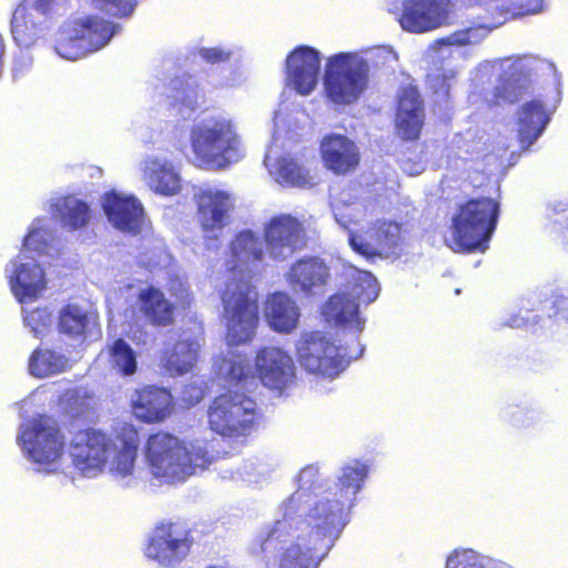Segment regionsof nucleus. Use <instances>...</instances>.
I'll return each instance as SVG.
<instances>
[{
	"instance_id": "f257e3e1",
	"label": "nucleus",
	"mask_w": 568,
	"mask_h": 568,
	"mask_svg": "<svg viewBox=\"0 0 568 568\" xmlns=\"http://www.w3.org/2000/svg\"><path fill=\"white\" fill-rule=\"evenodd\" d=\"M372 467L369 458L348 459L332 481L321 478L317 466L304 467L297 489L257 532L251 551L263 555L266 568H318L349 523Z\"/></svg>"
},
{
	"instance_id": "f03ea898",
	"label": "nucleus",
	"mask_w": 568,
	"mask_h": 568,
	"mask_svg": "<svg viewBox=\"0 0 568 568\" xmlns=\"http://www.w3.org/2000/svg\"><path fill=\"white\" fill-rule=\"evenodd\" d=\"M225 287L221 291L223 320L229 345L251 342L258 324L257 293L251 278L264 260L260 236L253 231L239 232L230 242Z\"/></svg>"
},
{
	"instance_id": "7ed1b4c3",
	"label": "nucleus",
	"mask_w": 568,
	"mask_h": 568,
	"mask_svg": "<svg viewBox=\"0 0 568 568\" xmlns=\"http://www.w3.org/2000/svg\"><path fill=\"white\" fill-rule=\"evenodd\" d=\"M140 444L133 425H118L111 434L87 429L73 435L69 455L74 467L87 477H95L105 468L116 479L129 485L135 471Z\"/></svg>"
},
{
	"instance_id": "20e7f679",
	"label": "nucleus",
	"mask_w": 568,
	"mask_h": 568,
	"mask_svg": "<svg viewBox=\"0 0 568 568\" xmlns=\"http://www.w3.org/2000/svg\"><path fill=\"white\" fill-rule=\"evenodd\" d=\"M189 143L190 162L207 171L227 170L246 155L236 123L225 113H210L195 120Z\"/></svg>"
},
{
	"instance_id": "39448f33",
	"label": "nucleus",
	"mask_w": 568,
	"mask_h": 568,
	"mask_svg": "<svg viewBox=\"0 0 568 568\" xmlns=\"http://www.w3.org/2000/svg\"><path fill=\"white\" fill-rule=\"evenodd\" d=\"M295 373L292 356L276 346H265L256 352L254 369L246 356L239 352H229L219 364V376L231 387L247 393L261 382L266 388L281 394L294 383Z\"/></svg>"
},
{
	"instance_id": "423d86ee",
	"label": "nucleus",
	"mask_w": 568,
	"mask_h": 568,
	"mask_svg": "<svg viewBox=\"0 0 568 568\" xmlns=\"http://www.w3.org/2000/svg\"><path fill=\"white\" fill-rule=\"evenodd\" d=\"M377 63L397 61L390 47L334 53L326 58L323 84L327 99L337 105H349L359 100L369 80L368 60Z\"/></svg>"
},
{
	"instance_id": "0eeeda50",
	"label": "nucleus",
	"mask_w": 568,
	"mask_h": 568,
	"mask_svg": "<svg viewBox=\"0 0 568 568\" xmlns=\"http://www.w3.org/2000/svg\"><path fill=\"white\" fill-rule=\"evenodd\" d=\"M144 456L151 476L160 484L170 485L185 481L213 460L206 443H185L169 433L150 435Z\"/></svg>"
},
{
	"instance_id": "6e6552de",
	"label": "nucleus",
	"mask_w": 568,
	"mask_h": 568,
	"mask_svg": "<svg viewBox=\"0 0 568 568\" xmlns=\"http://www.w3.org/2000/svg\"><path fill=\"white\" fill-rule=\"evenodd\" d=\"M351 281L346 290L331 296L322 307L324 320L336 327L342 338L352 343L359 341L365 327V318L359 314L361 304H371L379 295V284L375 276L356 267H349Z\"/></svg>"
},
{
	"instance_id": "1a4fd4ad",
	"label": "nucleus",
	"mask_w": 568,
	"mask_h": 568,
	"mask_svg": "<svg viewBox=\"0 0 568 568\" xmlns=\"http://www.w3.org/2000/svg\"><path fill=\"white\" fill-rule=\"evenodd\" d=\"M336 223L347 232L348 244L354 252L364 257H389L397 255L405 242V230L402 225L388 221H376L366 230H357L361 203L344 204L336 201L332 204Z\"/></svg>"
},
{
	"instance_id": "9d476101",
	"label": "nucleus",
	"mask_w": 568,
	"mask_h": 568,
	"mask_svg": "<svg viewBox=\"0 0 568 568\" xmlns=\"http://www.w3.org/2000/svg\"><path fill=\"white\" fill-rule=\"evenodd\" d=\"M364 346L359 341L352 343L338 339L336 344L324 332L311 331L301 333L295 343V354L301 367L310 374L335 378L351 363L362 356Z\"/></svg>"
},
{
	"instance_id": "9b49d317",
	"label": "nucleus",
	"mask_w": 568,
	"mask_h": 568,
	"mask_svg": "<svg viewBox=\"0 0 568 568\" xmlns=\"http://www.w3.org/2000/svg\"><path fill=\"white\" fill-rule=\"evenodd\" d=\"M499 203L490 197L473 199L459 205L452 217L450 235L445 239L454 251L485 252L499 217Z\"/></svg>"
},
{
	"instance_id": "f8f14e48",
	"label": "nucleus",
	"mask_w": 568,
	"mask_h": 568,
	"mask_svg": "<svg viewBox=\"0 0 568 568\" xmlns=\"http://www.w3.org/2000/svg\"><path fill=\"white\" fill-rule=\"evenodd\" d=\"M17 443L34 471L50 475L62 470L64 437L53 418L41 415L24 420L19 427Z\"/></svg>"
},
{
	"instance_id": "ddd939ff",
	"label": "nucleus",
	"mask_w": 568,
	"mask_h": 568,
	"mask_svg": "<svg viewBox=\"0 0 568 568\" xmlns=\"http://www.w3.org/2000/svg\"><path fill=\"white\" fill-rule=\"evenodd\" d=\"M52 242V232L42 220H36L24 239L21 253L7 265L11 290L20 303L37 298L44 290V272L37 258L29 254H50Z\"/></svg>"
},
{
	"instance_id": "4468645a",
	"label": "nucleus",
	"mask_w": 568,
	"mask_h": 568,
	"mask_svg": "<svg viewBox=\"0 0 568 568\" xmlns=\"http://www.w3.org/2000/svg\"><path fill=\"white\" fill-rule=\"evenodd\" d=\"M120 26L95 16L69 18L60 27L54 41L59 57L75 61L104 48Z\"/></svg>"
},
{
	"instance_id": "2eb2a0df",
	"label": "nucleus",
	"mask_w": 568,
	"mask_h": 568,
	"mask_svg": "<svg viewBox=\"0 0 568 568\" xmlns=\"http://www.w3.org/2000/svg\"><path fill=\"white\" fill-rule=\"evenodd\" d=\"M255 420L256 403L239 390L221 394L207 409L210 428L223 437L240 438L250 435Z\"/></svg>"
},
{
	"instance_id": "dca6fc26",
	"label": "nucleus",
	"mask_w": 568,
	"mask_h": 568,
	"mask_svg": "<svg viewBox=\"0 0 568 568\" xmlns=\"http://www.w3.org/2000/svg\"><path fill=\"white\" fill-rule=\"evenodd\" d=\"M501 26L503 21L479 22L436 39L424 51L423 62L426 67L450 68L458 60L465 61L470 57L469 48L483 43Z\"/></svg>"
},
{
	"instance_id": "f3484780",
	"label": "nucleus",
	"mask_w": 568,
	"mask_h": 568,
	"mask_svg": "<svg viewBox=\"0 0 568 568\" xmlns=\"http://www.w3.org/2000/svg\"><path fill=\"white\" fill-rule=\"evenodd\" d=\"M539 61L532 55L506 58L499 61H486L478 65V73H499V83L495 88L498 102L513 103L527 93Z\"/></svg>"
},
{
	"instance_id": "a211bd4d",
	"label": "nucleus",
	"mask_w": 568,
	"mask_h": 568,
	"mask_svg": "<svg viewBox=\"0 0 568 568\" xmlns=\"http://www.w3.org/2000/svg\"><path fill=\"white\" fill-rule=\"evenodd\" d=\"M450 4V0H387V10L405 32L423 34L448 22Z\"/></svg>"
},
{
	"instance_id": "6ab92c4d",
	"label": "nucleus",
	"mask_w": 568,
	"mask_h": 568,
	"mask_svg": "<svg viewBox=\"0 0 568 568\" xmlns=\"http://www.w3.org/2000/svg\"><path fill=\"white\" fill-rule=\"evenodd\" d=\"M196 219L209 242V247H217L220 232L226 226L230 213L235 205V196L217 185H204L194 193Z\"/></svg>"
},
{
	"instance_id": "aec40b11",
	"label": "nucleus",
	"mask_w": 568,
	"mask_h": 568,
	"mask_svg": "<svg viewBox=\"0 0 568 568\" xmlns=\"http://www.w3.org/2000/svg\"><path fill=\"white\" fill-rule=\"evenodd\" d=\"M275 128H278V115H275ZM278 129L275 130L272 143L265 154L264 164L272 179L283 186L305 187L314 184L310 170L280 143Z\"/></svg>"
},
{
	"instance_id": "412c9836",
	"label": "nucleus",
	"mask_w": 568,
	"mask_h": 568,
	"mask_svg": "<svg viewBox=\"0 0 568 568\" xmlns=\"http://www.w3.org/2000/svg\"><path fill=\"white\" fill-rule=\"evenodd\" d=\"M264 240L268 256L285 261L304 246V226L291 214H280L264 225Z\"/></svg>"
},
{
	"instance_id": "4be33fe9",
	"label": "nucleus",
	"mask_w": 568,
	"mask_h": 568,
	"mask_svg": "<svg viewBox=\"0 0 568 568\" xmlns=\"http://www.w3.org/2000/svg\"><path fill=\"white\" fill-rule=\"evenodd\" d=\"M126 300L128 307L124 317L128 322H135L138 313L156 326H168L173 323V304L163 292L152 285L130 287Z\"/></svg>"
},
{
	"instance_id": "5701e85b",
	"label": "nucleus",
	"mask_w": 568,
	"mask_h": 568,
	"mask_svg": "<svg viewBox=\"0 0 568 568\" xmlns=\"http://www.w3.org/2000/svg\"><path fill=\"white\" fill-rule=\"evenodd\" d=\"M189 532L175 525H162L154 529L145 548V556L163 567H176L189 555Z\"/></svg>"
},
{
	"instance_id": "b1692460",
	"label": "nucleus",
	"mask_w": 568,
	"mask_h": 568,
	"mask_svg": "<svg viewBox=\"0 0 568 568\" xmlns=\"http://www.w3.org/2000/svg\"><path fill=\"white\" fill-rule=\"evenodd\" d=\"M321 53L313 47L298 45L286 58V81L301 95H308L318 82Z\"/></svg>"
},
{
	"instance_id": "393cba45",
	"label": "nucleus",
	"mask_w": 568,
	"mask_h": 568,
	"mask_svg": "<svg viewBox=\"0 0 568 568\" xmlns=\"http://www.w3.org/2000/svg\"><path fill=\"white\" fill-rule=\"evenodd\" d=\"M102 207L109 222L125 233H136L141 226L143 207L133 195L118 191L108 192L102 199Z\"/></svg>"
},
{
	"instance_id": "a878e982",
	"label": "nucleus",
	"mask_w": 568,
	"mask_h": 568,
	"mask_svg": "<svg viewBox=\"0 0 568 568\" xmlns=\"http://www.w3.org/2000/svg\"><path fill=\"white\" fill-rule=\"evenodd\" d=\"M331 272L324 260L317 256L300 258L287 273V281L295 293L313 295L328 283Z\"/></svg>"
},
{
	"instance_id": "bb28decb",
	"label": "nucleus",
	"mask_w": 568,
	"mask_h": 568,
	"mask_svg": "<svg viewBox=\"0 0 568 568\" xmlns=\"http://www.w3.org/2000/svg\"><path fill=\"white\" fill-rule=\"evenodd\" d=\"M556 106L539 99L524 103L517 111V134L523 150H528L544 133Z\"/></svg>"
},
{
	"instance_id": "cd10ccee",
	"label": "nucleus",
	"mask_w": 568,
	"mask_h": 568,
	"mask_svg": "<svg viewBox=\"0 0 568 568\" xmlns=\"http://www.w3.org/2000/svg\"><path fill=\"white\" fill-rule=\"evenodd\" d=\"M321 153L325 166L335 174L354 171L361 160L356 143L343 134H328L323 138Z\"/></svg>"
},
{
	"instance_id": "c85d7f7f",
	"label": "nucleus",
	"mask_w": 568,
	"mask_h": 568,
	"mask_svg": "<svg viewBox=\"0 0 568 568\" xmlns=\"http://www.w3.org/2000/svg\"><path fill=\"white\" fill-rule=\"evenodd\" d=\"M424 103L415 87L403 88L397 98L396 128L404 140L418 139L424 124Z\"/></svg>"
},
{
	"instance_id": "c756f323",
	"label": "nucleus",
	"mask_w": 568,
	"mask_h": 568,
	"mask_svg": "<svg viewBox=\"0 0 568 568\" xmlns=\"http://www.w3.org/2000/svg\"><path fill=\"white\" fill-rule=\"evenodd\" d=\"M50 21L23 1L12 13L10 23L12 38L19 47L30 48L49 30Z\"/></svg>"
},
{
	"instance_id": "7c9ffc66",
	"label": "nucleus",
	"mask_w": 568,
	"mask_h": 568,
	"mask_svg": "<svg viewBox=\"0 0 568 568\" xmlns=\"http://www.w3.org/2000/svg\"><path fill=\"white\" fill-rule=\"evenodd\" d=\"M142 179L155 193L176 194L181 189V178L174 165L164 156L146 155L140 163Z\"/></svg>"
},
{
	"instance_id": "2f4dec72",
	"label": "nucleus",
	"mask_w": 568,
	"mask_h": 568,
	"mask_svg": "<svg viewBox=\"0 0 568 568\" xmlns=\"http://www.w3.org/2000/svg\"><path fill=\"white\" fill-rule=\"evenodd\" d=\"M131 403L136 418L146 423L164 420L173 408V398L170 392L153 386L136 390L132 395Z\"/></svg>"
},
{
	"instance_id": "473e14b6",
	"label": "nucleus",
	"mask_w": 568,
	"mask_h": 568,
	"mask_svg": "<svg viewBox=\"0 0 568 568\" xmlns=\"http://www.w3.org/2000/svg\"><path fill=\"white\" fill-rule=\"evenodd\" d=\"M300 315L298 306L285 293H275L266 302V321L278 333H291L297 326Z\"/></svg>"
},
{
	"instance_id": "72a5a7b5",
	"label": "nucleus",
	"mask_w": 568,
	"mask_h": 568,
	"mask_svg": "<svg viewBox=\"0 0 568 568\" xmlns=\"http://www.w3.org/2000/svg\"><path fill=\"white\" fill-rule=\"evenodd\" d=\"M200 347L196 337L183 335L171 351L162 355L161 363L170 375H183L195 365Z\"/></svg>"
},
{
	"instance_id": "f704fd0d",
	"label": "nucleus",
	"mask_w": 568,
	"mask_h": 568,
	"mask_svg": "<svg viewBox=\"0 0 568 568\" xmlns=\"http://www.w3.org/2000/svg\"><path fill=\"white\" fill-rule=\"evenodd\" d=\"M60 331L71 337H92L100 335L97 317L77 305H68L60 313Z\"/></svg>"
},
{
	"instance_id": "c9c22d12",
	"label": "nucleus",
	"mask_w": 568,
	"mask_h": 568,
	"mask_svg": "<svg viewBox=\"0 0 568 568\" xmlns=\"http://www.w3.org/2000/svg\"><path fill=\"white\" fill-rule=\"evenodd\" d=\"M169 90L168 100L170 104L179 109L181 113L194 111L204 99L202 90L191 77L172 80Z\"/></svg>"
},
{
	"instance_id": "e433bc0d",
	"label": "nucleus",
	"mask_w": 568,
	"mask_h": 568,
	"mask_svg": "<svg viewBox=\"0 0 568 568\" xmlns=\"http://www.w3.org/2000/svg\"><path fill=\"white\" fill-rule=\"evenodd\" d=\"M444 568H511V566L474 548L457 547L447 555Z\"/></svg>"
},
{
	"instance_id": "4c0bfd02",
	"label": "nucleus",
	"mask_w": 568,
	"mask_h": 568,
	"mask_svg": "<svg viewBox=\"0 0 568 568\" xmlns=\"http://www.w3.org/2000/svg\"><path fill=\"white\" fill-rule=\"evenodd\" d=\"M70 368V359L55 351L39 348L29 358V372L38 378H45Z\"/></svg>"
},
{
	"instance_id": "58836bf2",
	"label": "nucleus",
	"mask_w": 568,
	"mask_h": 568,
	"mask_svg": "<svg viewBox=\"0 0 568 568\" xmlns=\"http://www.w3.org/2000/svg\"><path fill=\"white\" fill-rule=\"evenodd\" d=\"M54 213L63 226L70 230H78L90 221L89 205L74 196H65L54 204Z\"/></svg>"
},
{
	"instance_id": "ea45409f",
	"label": "nucleus",
	"mask_w": 568,
	"mask_h": 568,
	"mask_svg": "<svg viewBox=\"0 0 568 568\" xmlns=\"http://www.w3.org/2000/svg\"><path fill=\"white\" fill-rule=\"evenodd\" d=\"M109 364L121 376H131L136 372L138 362L133 348L122 338L108 345Z\"/></svg>"
},
{
	"instance_id": "a19ab883",
	"label": "nucleus",
	"mask_w": 568,
	"mask_h": 568,
	"mask_svg": "<svg viewBox=\"0 0 568 568\" xmlns=\"http://www.w3.org/2000/svg\"><path fill=\"white\" fill-rule=\"evenodd\" d=\"M428 69L426 83L433 91L436 103L447 104L449 92L456 78L454 68L426 67Z\"/></svg>"
},
{
	"instance_id": "79ce46f5",
	"label": "nucleus",
	"mask_w": 568,
	"mask_h": 568,
	"mask_svg": "<svg viewBox=\"0 0 568 568\" xmlns=\"http://www.w3.org/2000/svg\"><path fill=\"white\" fill-rule=\"evenodd\" d=\"M91 3L97 10L106 14L126 18L134 12L139 0H91Z\"/></svg>"
},
{
	"instance_id": "37998d69",
	"label": "nucleus",
	"mask_w": 568,
	"mask_h": 568,
	"mask_svg": "<svg viewBox=\"0 0 568 568\" xmlns=\"http://www.w3.org/2000/svg\"><path fill=\"white\" fill-rule=\"evenodd\" d=\"M26 325L31 328L36 337H40L45 332L47 327L51 325V314L47 310H34L24 316Z\"/></svg>"
},
{
	"instance_id": "c03bdc74",
	"label": "nucleus",
	"mask_w": 568,
	"mask_h": 568,
	"mask_svg": "<svg viewBox=\"0 0 568 568\" xmlns=\"http://www.w3.org/2000/svg\"><path fill=\"white\" fill-rule=\"evenodd\" d=\"M29 6L37 10L42 16L52 20L53 16L58 13L60 8L63 7L65 0H24Z\"/></svg>"
},
{
	"instance_id": "a18cd8bd",
	"label": "nucleus",
	"mask_w": 568,
	"mask_h": 568,
	"mask_svg": "<svg viewBox=\"0 0 568 568\" xmlns=\"http://www.w3.org/2000/svg\"><path fill=\"white\" fill-rule=\"evenodd\" d=\"M200 57L210 63L226 61L231 58L232 51L226 48H202L199 51Z\"/></svg>"
},
{
	"instance_id": "49530a36",
	"label": "nucleus",
	"mask_w": 568,
	"mask_h": 568,
	"mask_svg": "<svg viewBox=\"0 0 568 568\" xmlns=\"http://www.w3.org/2000/svg\"><path fill=\"white\" fill-rule=\"evenodd\" d=\"M265 473V465L251 463L250 465H246L244 469L245 480L248 483H257L258 477H263Z\"/></svg>"
},
{
	"instance_id": "de8ad7c7",
	"label": "nucleus",
	"mask_w": 568,
	"mask_h": 568,
	"mask_svg": "<svg viewBox=\"0 0 568 568\" xmlns=\"http://www.w3.org/2000/svg\"><path fill=\"white\" fill-rule=\"evenodd\" d=\"M204 396V392L201 387L197 386H190L184 389L182 393V399L187 405L193 406L202 400Z\"/></svg>"
},
{
	"instance_id": "09e8293b",
	"label": "nucleus",
	"mask_w": 568,
	"mask_h": 568,
	"mask_svg": "<svg viewBox=\"0 0 568 568\" xmlns=\"http://www.w3.org/2000/svg\"><path fill=\"white\" fill-rule=\"evenodd\" d=\"M32 64V57L29 53L21 52L14 60L13 64V73L22 74L27 71Z\"/></svg>"
},
{
	"instance_id": "8fccbe9b",
	"label": "nucleus",
	"mask_w": 568,
	"mask_h": 568,
	"mask_svg": "<svg viewBox=\"0 0 568 568\" xmlns=\"http://www.w3.org/2000/svg\"><path fill=\"white\" fill-rule=\"evenodd\" d=\"M507 415L509 416L510 422L515 425H527L529 423V418L527 417L528 412L525 408H510V412H508Z\"/></svg>"
},
{
	"instance_id": "3c124183",
	"label": "nucleus",
	"mask_w": 568,
	"mask_h": 568,
	"mask_svg": "<svg viewBox=\"0 0 568 568\" xmlns=\"http://www.w3.org/2000/svg\"><path fill=\"white\" fill-rule=\"evenodd\" d=\"M169 291L178 300L183 301L187 296V287L181 280H172L169 286Z\"/></svg>"
},
{
	"instance_id": "603ef678",
	"label": "nucleus",
	"mask_w": 568,
	"mask_h": 568,
	"mask_svg": "<svg viewBox=\"0 0 568 568\" xmlns=\"http://www.w3.org/2000/svg\"><path fill=\"white\" fill-rule=\"evenodd\" d=\"M402 170L410 176H416L424 171V164L422 162H410L409 160H403L400 164Z\"/></svg>"
},
{
	"instance_id": "864d4df0",
	"label": "nucleus",
	"mask_w": 568,
	"mask_h": 568,
	"mask_svg": "<svg viewBox=\"0 0 568 568\" xmlns=\"http://www.w3.org/2000/svg\"><path fill=\"white\" fill-rule=\"evenodd\" d=\"M556 307H557V317L558 320H567L568 321V298L560 297L558 301H556Z\"/></svg>"
},
{
	"instance_id": "5fc2aeb1",
	"label": "nucleus",
	"mask_w": 568,
	"mask_h": 568,
	"mask_svg": "<svg viewBox=\"0 0 568 568\" xmlns=\"http://www.w3.org/2000/svg\"><path fill=\"white\" fill-rule=\"evenodd\" d=\"M78 397H79L78 390L70 389V390L65 392V394L61 397V404L64 405L65 403L70 402L71 399H75Z\"/></svg>"
},
{
	"instance_id": "6e6d98bb",
	"label": "nucleus",
	"mask_w": 568,
	"mask_h": 568,
	"mask_svg": "<svg viewBox=\"0 0 568 568\" xmlns=\"http://www.w3.org/2000/svg\"><path fill=\"white\" fill-rule=\"evenodd\" d=\"M3 57H4V42H3L2 36L0 34V77L2 75V72H3Z\"/></svg>"
},
{
	"instance_id": "4d7b16f0",
	"label": "nucleus",
	"mask_w": 568,
	"mask_h": 568,
	"mask_svg": "<svg viewBox=\"0 0 568 568\" xmlns=\"http://www.w3.org/2000/svg\"><path fill=\"white\" fill-rule=\"evenodd\" d=\"M525 324V321L523 317H515L511 320V322L508 323L510 327H520Z\"/></svg>"
},
{
	"instance_id": "13d9d810",
	"label": "nucleus",
	"mask_w": 568,
	"mask_h": 568,
	"mask_svg": "<svg viewBox=\"0 0 568 568\" xmlns=\"http://www.w3.org/2000/svg\"><path fill=\"white\" fill-rule=\"evenodd\" d=\"M65 409H67V410H69V413H70V414H73V415H75V414H78V413H79V410H78V409H74V408H73V407H71V406H70V407L65 406Z\"/></svg>"
}]
</instances>
